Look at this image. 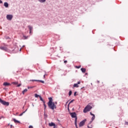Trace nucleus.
I'll return each instance as SVG.
<instances>
[{
  "instance_id": "1",
  "label": "nucleus",
  "mask_w": 128,
  "mask_h": 128,
  "mask_svg": "<svg viewBox=\"0 0 128 128\" xmlns=\"http://www.w3.org/2000/svg\"><path fill=\"white\" fill-rule=\"evenodd\" d=\"M54 100H52V97L49 98L48 102V107L49 108L51 109L52 110H54V109H56V105H58V102H53Z\"/></svg>"
},
{
  "instance_id": "2",
  "label": "nucleus",
  "mask_w": 128,
  "mask_h": 128,
  "mask_svg": "<svg viewBox=\"0 0 128 128\" xmlns=\"http://www.w3.org/2000/svg\"><path fill=\"white\" fill-rule=\"evenodd\" d=\"M70 115L71 116L72 118H75L74 124H75L76 128H78V126H77V117H76V113L75 112H70Z\"/></svg>"
},
{
  "instance_id": "3",
  "label": "nucleus",
  "mask_w": 128,
  "mask_h": 128,
  "mask_svg": "<svg viewBox=\"0 0 128 128\" xmlns=\"http://www.w3.org/2000/svg\"><path fill=\"white\" fill-rule=\"evenodd\" d=\"M92 108V106L88 104L87 106L84 108V112L86 113L88 112H90V110Z\"/></svg>"
},
{
  "instance_id": "4",
  "label": "nucleus",
  "mask_w": 128,
  "mask_h": 128,
  "mask_svg": "<svg viewBox=\"0 0 128 128\" xmlns=\"http://www.w3.org/2000/svg\"><path fill=\"white\" fill-rule=\"evenodd\" d=\"M0 104H2L3 106H10V102H6L2 100V98H0Z\"/></svg>"
},
{
  "instance_id": "5",
  "label": "nucleus",
  "mask_w": 128,
  "mask_h": 128,
  "mask_svg": "<svg viewBox=\"0 0 128 128\" xmlns=\"http://www.w3.org/2000/svg\"><path fill=\"white\" fill-rule=\"evenodd\" d=\"M86 121V120L84 119L83 120H82V122H80V123L79 124V126L80 127L83 126L84 125Z\"/></svg>"
},
{
  "instance_id": "6",
  "label": "nucleus",
  "mask_w": 128,
  "mask_h": 128,
  "mask_svg": "<svg viewBox=\"0 0 128 128\" xmlns=\"http://www.w3.org/2000/svg\"><path fill=\"white\" fill-rule=\"evenodd\" d=\"M12 14H7L6 15V19L8 20H12Z\"/></svg>"
},
{
  "instance_id": "7",
  "label": "nucleus",
  "mask_w": 128,
  "mask_h": 128,
  "mask_svg": "<svg viewBox=\"0 0 128 128\" xmlns=\"http://www.w3.org/2000/svg\"><path fill=\"white\" fill-rule=\"evenodd\" d=\"M28 28L30 30V34H32V26L29 25L28 26Z\"/></svg>"
},
{
  "instance_id": "8",
  "label": "nucleus",
  "mask_w": 128,
  "mask_h": 128,
  "mask_svg": "<svg viewBox=\"0 0 128 128\" xmlns=\"http://www.w3.org/2000/svg\"><path fill=\"white\" fill-rule=\"evenodd\" d=\"M0 50H4L5 52H6V50H8V48L6 46H1L0 47Z\"/></svg>"
},
{
  "instance_id": "9",
  "label": "nucleus",
  "mask_w": 128,
  "mask_h": 128,
  "mask_svg": "<svg viewBox=\"0 0 128 128\" xmlns=\"http://www.w3.org/2000/svg\"><path fill=\"white\" fill-rule=\"evenodd\" d=\"M13 120L15 124H20V122L18 120H16V118H13Z\"/></svg>"
},
{
  "instance_id": "10",
  "label": "nucleus",
  "mask_w": 128,
  "mask_h": 128,
  "mask_svg": "<svg viewBox=\"0 0 128 128\" xmlns=\"http://www.w3.org/2000/svg\"><path fill=\"white\" fill-rule=\"evenodd\" d=\"M56 125V124L54 123V122H51V123H49L48 124V126H54Z\"/></svg>"
},
{
  "instance_id": "11",
  "label": "nucleus",
  "mask_w": 128,
  "mask_h": 128,
  "mask_svg": "<svg viewBox=\"0 0 128 128\" xmlns=\"http://www.w3.org/2000/svg\"><path fill=\"white\" fill-rule=\"evenodd\" d=\"M4 6H5V8H8V3L5 2L4 3Z\"/></svg>"
},
{
  "instance_id": "12",
  "label": "nucleus",
  "mask_w": 128,
  "mask_h": 128,
  "mask_svg": "<svg viewBox=\"0 0 128 128\" xmlns=\"http://www.w3.org/2000/svg\"><path fill=\"white\" fill-rule=\"evenodd\" d=\"M10 84L9 83L7 82H5L4 83V86H10Z\"/></svg>"
},
{
  "instance_id": "13",
  "label": "nucleus",
  "mask_w": 128,
  "mask_h": 128,
  "mask_svg": "<svg viewBox=\"0 0 128 128\" xmlns=\"http://www.w3.org/2000/svg\"><path fill=\"white\" fill-rule=\"evenodd\" d=\"M80 70L82 72H83V73H85L86 72V68H81Z\"/></svg>"
},
{
  "instance_id": "14",
  "label": "nucleus",
  "mask_w": 128,
  "mask_h": 128,
  "mask_svg": "<svg viewBox=\"0 0 128 128\" xmlns=\"http://www.w3.org/2000/svg\"><path fill=\"white\" fill-rule=\"evenodd\" d=\"M94 118H95V116H94V115L92 116V120L90 121V124H92V122L94 120Z\"/></svg>"
},
{
  "instance_id": "15",
  "label": "nucleus",
  "mask_w": 128,
  "mask_h": 128,
  "mask_svg": "<svg viewBox=\"0 0 128 128\" xmlns=\"http://www.w3.org/2000/svg\"><path fill=\"white\" fill-rule=\"evenodd\" d=\"M28 92V89H26V88L24 89V90L22 92V94H24V93H25V92Z\"/></svg>"
},
{
  "instance_id": "16",
  "label": "nucleus",
  "mask_w": 128,
  "mask_h": 128,
  "mask_svg": "<svg viewBox=\"0 0 128 128\" xmlns=\"http://www.w3.org/2000/svg\"><path fill=\"white\" fill-rule=\"evenodd\" d=\"M46 0H38V1L40 2H41V3L46 2Z\"/></svg>"
},
{
  "instance_id": "17",
  "label": "nucleus",
  "mask_w": 128,
  "mask_h": 128,
  "mask_svg": "<svg viewBox=\"0 0 128 128\" xmlns=\"http://www.w3.org/2000/svg\"><path fill=\"white\" fill-rule=\"evenodd\" d=\"M79 86L77 84H74L73 87L74 88H78Z\"/></svg>"
},
{
  "instance_id": "18",
  "label": "nucleus",
  "mask_w": 128,
  "mask_h": 128,
  "mask_svg": "<svg viewBox=\"0 0 128 128\" xmlns=\"http://www.w3.org/2000/svg\"><path fill=\"white\" fill-rule=\"evenodd\" d=\"M28 36H23V40H28Z\"/></svg>"
},
{
  "instance_id": "19",
  "label": "nucleus",
  "mask_w": 128,
  "mask_h": 128,
  "mask_svg": "<svg viewBox=\"0 0 128 128\" xmlns=\"http://www.w3.org/2000/svg\"><path fill=\"white\" fill-rule=\"evenodd\" d=\"M26 110H28V109H26L25 111H24L23 112H22V114H20L19 116H22V114H24L26 112Z\"/></svg>"
},
{
  "instance_id": "20",
  "label": "nucleus",
  "mask_w": 128,
  "mask_h": 128,
  "mask_svg": "<svg viewBox=\"0 0 128 128\" xmlns=\"http://www.w3.org/2000/svg\"><path fill=\"white\" fill-rule=\"evenodd\" d=\"M39 98H40V100H41L42 102H44V99H42V98L41 96H39Z\"/></svg>"
},
{
  "instance_id": "21",
  "label": "nucleus",
  "mask_w": 128,
  "mask_h": 128,
  "mask_svg": "<svg viewBox=\"0 0 128 128\" xmlns=\"http://www.w3.org/2000/svg\"><path fill=\"white\" fill-rule=\"evenodd\" d=\"M90 124H91V123L90 124H90H88V128H92V125H90Z\"/></svg>"
},
{
  "instance_id": "22",
  "label": "nucleus",
  "mask_w": 128,
  "mask_h": 128,
  "mask_svg": "<svg viewBox=\"0 0 128 128\" xmlns=\"http://www.w3.org/2000/svg\"><path fill=\"white\" fill-rule=\"evenodd\" d=\"M37 82H42V84H44V81L42 80H38Z\"/></svg>"
},
{
  "instance_id": "23",
  "label": "nucleus",
  "mask_w": 128,
  "mask_h": 128,
  "mask_svg": "<svg viewBox=\"0 0 128 128\" xmlns=\"http://www.w3.org/2000/svg\"><path fill=\"white\" fill-rule=\"evenodd\" d=\"M74 100H72L70 102V103H69L68 104V107L70 106V104L74 102Z\"/></svg>"
},
{
  "instance_id": "24",
  "label": "nucleus",
  "mask_w": 128,
  "mask_h": 128,
  "mask_svg": "<svg viewBox=\"0 0 128 128\" xmlns=\"http://www.w3.org/2000/svg\"><path fill=\"white\" fill-rule=\"evenodd\" d=\"M34 88V86H28V90H30V88Z\"/></svg>"
},
{
  "instance_id": "25",
  "label": "nucleus",
  "mask_w": 128,
  "mask_h": 128,
  "mask_svg": "<svg viewBox=\"0 0 128 128\" xmlns=\"http://www.w3.org/2000/svg\"><path fill=\"white\" fill-rule=\"evenodd\" d=\"M34 96H35V98H40V95H38V94H34Z\"/></svg>"
},
{
  "instance_id": "26",
  "label": "nucleus",
  "mask_w": 128,
  "mask_h": 128,
  "mask_svg": "<svg viewBox=\"0 0 128 128\" xmlns=\"http://www.w3.org/2000/svg\"><path fill=\"white\" fill-rule=\"evenodd\" d=\"M48 117V116H46V112L44 113V118L45 120H46V118Z\"/></svg>"
},
{
  "instance_id": "27",
  "label": "nucleus",
  "mask_w": 128,
  "mask_h": 128,
  "mask_svg": "<svg viewBox=\"0 0 128 128\" xmlns=\"http://www.w3.org/2000/svg\"><path fill=\"white\" fill-rule=\"evenodd\" d=\"M72 94V90H70L69 92V96H70Z\"/></svg>"
},
{
  "instance_id": "28",
  "label": "nucleus",
  "mask_w": 128,
  "mask_h": 128,
  "mask_svg": "<svg viewBox=\"0 0 128 128\" xmlns=\"http://www.w3.org/2000/svg\"><path fill=\"white\" fill-rule=\"evenodd\" d=\"M44 110H46V105L45 104H44Z\"/></svg>"
},
{
  "instance_id": "29",
  "label": "nucleus",
  "mask_w": 128,
  "mask_h": 128,
  "mask_svg": "<svg viewBox=\"0 0 128 128\" xmlns=\"http://www.w3.org/2000/svg\"><path fill=\"white\" fill-rule=\"evenodd\" d=\"M76 68H78V69H80V66H76Z\"/></svg>"
},
{
  "instance_id": "30",
  "label": "nucleus",
  "mask_w": 128,
  "mask_h": 128,
  "mask_svg": "<svg viewBox=\"0 0 128 128\" xmlns=\"http://www.w3.org/2000/svg\"><path fill=\"white\" fill-rule=\"evenodd\" d=\"M30 82H38V80H30Z\"/></svg>"
},
{
  "instance_id": "31",
  "label": "nucleus",
  "mask_w": 128,
  "mask_h": 128,
  "mask_svg": "<svg viewBox=\"0 0 128 128\" xmlns=\"http://www.w3.org/2000/svg\"><path fill=\"white\" fill-rule=\"evenodd\" d=\"M28 128H34V126H30Z\"/></svg>"
},
{
  "instance_id": "32",
  "label": "nucleus",
  "mask_w": 128,
  "mask_h": 128,
  "mask_svg": "<svg viewBox=\"0 0 128 128\" xmlns=\"http://www.w3.org/2000/svg\"><path fill=\"white\" fill-rule=\"evenodd\" d=\"M22 86V84H18L17 86H18V88H19V86Z\"/></svg>"
},
{
  "instance_id": "33",
  "label": "nucleus",
  "mask_w": 128,
  "mask_h": 128,
  "mask_svg": "<svg viewBox=\"0 0 128 128\" xmlns=\"http://www.w3.org/2000/svg\"><path fill=\"white\" fill-rule=\"evenodd\" d=\"M90 114L92 116L94 115V114H92V112H90Z\"/></svg>"
},
{
  "instance_id": "34",
  "label": "nucleus",
  "mask_w": 128,
  "mask_h": 128,
  "mask_svg": "<svg viewBox=\"0 0 128 128\" xmlns=\"http://www.w3.org/2000/svg\"><path fill=\"white\" fill-rule=\"evenodd\" d=\"M64 64L68 63V60H64Z\"/></svg>"
},
{
  "instance_id": "35",
  "label": "nucleus",
  "mask_w": 128,
  "mask_h": 128,
  "mask_svg": "<svg viewBox=\"0 0 128 128\" xmlns=\"http://www.w3.org/2000/svg\"><path fill=\"white\" fill-rule=\"evenodd\" d=\"M80 84V82H78L77 84L78 85V84Z\"/></svg>"
},
{
  "instance_id": "36",
  "label": "nucleus",
  "mask_w": 128,
  "mask_h": 128,
  "mask_svg": "<svg viewBox=\"0 0 128 128\" xmlns=\"http://www.w3.org/2000/svg\"><path fill=\"white\" fill-rule=\"evenodd\" d=\"M2 118H4V116H1V117H0V120H2Z\"/></svg>"
},
{
  "instance_id": "37",
  "label": "nucleus",
  "mask_w": 128,
  "mask_h": 128,
  "mask_svg": "<svg viewBox=\"0 0 128 128\" xmlns=\"http://www.w3.org/2000/svg\"><path fill=\"white\" fill-rule=\"evenodd\" d=\"M76 92H74V96H76Z\"/></svg>"
},
{
  "instance_id": "38",
  "label": "nucleus",
  "mask_w": 128,
  "mask_h": 128,
  "mask_svg": "<svg viewBox=\"0 0 128 128\" xmlns=\"http://www.w3.org/2000/svg\"><path fill=\"white\" fill-rule=\"evenodd\" d=\"M125 124H126V125H128V122H125Z\"/></svg>"
},
{
  "instance_id": "39",
  "label": "nucleus",
  "mask_w": 128,
  "mask_h": 128,
  "mask_svg": "<svg viewBox=\"0 0 128 128\" xmlns=\"http://www.w3.org/2000/svg\"><path fill=\"white\" fill-rule=\"evenodd\" d=\"M14 84H18V82H15Z\"/></svg>"
},
{
  "instance_id": "40",
  "label": "nucleus",
  "mask_w": 128,
  "mask_h": 128,
  "mask_svg": "<svg viewBox=\"0 0 128 128\" xmlns=\"http://www.w3.org/2000/svg\"><path fill=\"white\" fill-rule=\"evenodd\" d=\"M0 4H2V2L1 0H0Z\"/></svg>"
},
{
  "instance_id": "41",
  "label": "nucleus",
  "mask_w": 128,
  "mask_h": 128,
  "mask_svg": "<svg viewBox=\"0 0 128 128\" xmlns=\"http://www.w3.org/2000/svg\"><path fill=\"white\" fill-rule=\"evenodd\" d=\"M54 128H56V126L55 125L54 126Z\"/></svg>"
},
{
  "instance_id": "42",
  "label": "nucleus",
  "mask_w": 128,
  "mask_h": 128,
  "mask_svg": "<svg viewBox=\"0 0 128 128\" xmlns=\"http://www.w3.org/2000/svg\"><path fill=\"white\" fill-rule=\"evenodd\" d=\"M32 106H34V104H32Z\"/></svg>"
},
{
  "instance_id": "43",
  "label": "nucleus",
  "mask_w": 128,
  "mask_h": 128,
  "mask_svg": "<svg viewBox=\"0 0 128 128\" xmlns=\"http://www.w3.org/2000/svg\"><path fill=\"white\" fill-rule=\"evenodd\" d=\"M22 48H24V46H22Z\"/></svg>"
},
{
  "instance_id": "44",
  "label": "nucleus",
  "mask_w": 128,
  "mask_h": 128,
  "mask_svg": "<svg viewBox=\"0 0 128 128\" xmlns=\"http://www.w3.org/2000/svg\"><path fill=\"white\" fill-rule=\"evenodd\" d=\"M44 76H46V75H44Z\"/></svg>"
},
{
  "instance_id": "45",
  "label": "nucleus",
  "mask_w": 128,
  "mask_h": 128,
  "mask_svg": "<svg viewBox=\"0 0 128 128\" xmlns=\"http://www.w3.org/2000/svg\"><path fill=\"white\" fill-rule=\"evenodd\" d=\"M47 104H48V102H47Z\"/></svg>"
},
{
  "instance_id": "46",
  "label": "nucleus",
  "mask_w": 128,
  "mask_h": 128,
  "mask_svg": "<svg viewBox=\"0 0 128 128\" xmlns=\"http://www.w3.org/2000/svg\"><path fill=\"white\" fill-rule=\"evenodd\" d=\"M12 126H11L10 128H12Z\"/></svg>"
}]
</instances>
